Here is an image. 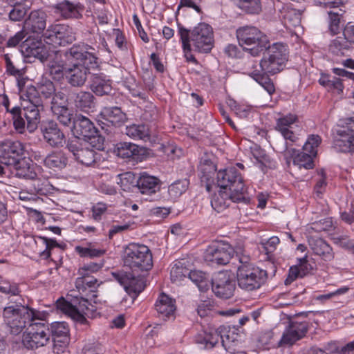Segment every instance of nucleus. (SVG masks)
I'll return each instance as SVG.
<instances>
[{"label": "nucleus", "instance_id": "obj_52", "mask_svg": "<svg viewBox=\"0 0 354 354\" xmlns=\"http://www.w3.org/2000/svg\"><path fill=\"white\" fill-rule=\"evenodd\" d=\"M322 142V138L318 135H310L308 137L307 140L303 146L304 151L311 153L316 156L317 153V149Z\"/></svg>", "mask_w": 354, "mask_h": 354}, {"label": "nucleus", "instance_id": "obj_58", "mask_svg": "<svg viewBox=\"0 0 354 354\" xmlns=\"http://www.w3.org/2000/svg\"><path fill=\"white\" fill-rule=\"evenodd\" d=\"M270 74H266V73H261L257 76L254 80L258 82L270 95H272L275 89L272 82L268 77Z\"/></svg>", "mask_w": 354, "mask_h": 354}, {"label": "nucleus", "instance_id": "obj_31", "mask_svg": "<svg viewBox=\"0 0 354 354\" xmlns=\"http://www.w3.org/2000/svg\"><path fill=\"white\" fill-rule=\"evenodd\" d=\"M25 26L33 32H43L46 26V15L41 10L32 11L25 21Z\"/></svg>", "mask_w": 354, "mask_h": 354}, {"label": "nucleus", "instance_id": "obj_62", "mask_svg": "<svg viewBox=\"0 0 354 354\" xmlns=\"http://www.w3.org/2000/svg\"><path fill=\"white\" fill-rule=\"evenodd\" d=\"M51 97V109L56 106H64L67 105V97L62 91L55 92V94Z\"/></svg>", "mask_w": 354, "mask_h": 354}, {"label": "nucleus", "instance_id": "obj_63", "mask_svg": "<svg viewBox=\"0 0 354 354\" xmlns=\"http://www.w3.org/2000/svg\"><path fill=\"white\" fill-rule=\"evenodd\" d=\"M349 290V288L347 287V286H342L338 289H337L335 291H333V292H328V293H326V294H323V295H317L316 297V299L318 300V301H326V300H328L335 296H338V295H344V294H346Z\"/></svg>", "mask_w": 354, "mask_h": 354}, {"label": "nucleus", "instance_id": "obj_12", "mask_svg": "<svg viewBox=\"0 0 354 354\" xmlns=\"http://www.w3.org/2000/svg\"><path fill=\"white\" fill-rule=\"evenodd\" d=\"M240 263L236 273L239 287L246 291L259 289L266 280V271L250 263Z\"/></svg>", "mask_w": 354, "mask_h": 354}, {"label": "nucleus", "instance_id": "obj_44", "mask_svg": "<svg viewBox=\"0 0 354 354\" xmlns=\"http://www.w3.org/2000/svg\"><path fill=\"white\" fill-rule=\"evenodd\" d=\"M189 273V270L185 266L184 263L176 261L172 266L170 271L171 280L174 283L179 284L187 278Z\"/></svg>", "mask_w": 354, "mask_h": 354}, {"label": "nucleus", "instance_id": "obj_23", "mask_svg": "<svg viewBox=\"0 0 354 354\" xmlns=\"http://www.w3.org/2000/svg\"><path fill=\"white\" fill-rule=\"evenodd\" d=\"M308 329L307 322H292L284 330L280 340L281 344L292 345L304 337Z\"/></svg>", "mask_w": 354, "mask_h": 354}, {"label": "nucleus", "instance_id": "obj_40", "mask_svg": "<svg viewBox=\"0 0 354 354\" xmlns=\"http://www.w3.org/2000/svg\"><path fill=\"white\" fill-rule=\"evenodd\" d=\"M105 120L113 125L123 122L126 119L125 114L118 106L106 107L102 111Z\"/></svg>", "mask_w": 354, "mask_h": 354}, {"label": "nucleus", "instance_id": "obj_16", "mask_svg": "<svg viewBox=\"0 0 354 354\" xmlns=\"http://www.w3.org/2000/svg\"><path fill=\"white\" fill-rule=\"evenodd\" d=\"M73 132L77 137L82 136L88 142L93 144L97 138L98 144L95 145L97 149L102 148L103 138L97 136L98 132L93 122L87 118L78 115L73 121Z\"/></svg>", "mask_w": 354, "mask_h": 354}, {"label": "nucleus", "instance_id": "obj_54", "mask_svg": "<svg viewBox=\"0 0 354 354\" xmlns=\"http://www.w3.org/2000/svg\"><path fill=\"white\" fill-rule=\"evenodd\" d=\"M0 292L4 294L10 295L9 297H21L18 285L15 283H10L8 281H0Z\"/></svg>", "mask_w": 354, "mask_h": 354}, {"label": "nucleus", "instance_id": "obj_14", "mask_svg": "<svg viewBox=\"0 0 354 354\" xmlns=\"http://www.w3.org/2000/svg\"><path fill=\"white\" fill-rule=\"evenodd\" d=\"M76 299L73 303L65 300L63 297L57 299L56 306L57 309L68 315L72 319L82 322L85 320V315H87L89 310L90 302L88 299L81 297L74 296Z\"/></svg>", "mask_w": 354, "mask_h": 354}, {"label": "nucleus", "instance_id": "obj_28", "mask_svg": "<svg viewBox=\"0 0 354 354\" xmlns=\"http://www.w3.org/2000/svg\"><path fill=\"white\" fill-rule=\"evenodd\" d=\"M155 308L162 318H169L174 316L176 309L175 300L162 293L155 304Z\"/></svg>", "mask_w": 354, "mask_h": 354}, {"label": "nucleus", "instance_id": "obj_26", "mask_svg": "<svg viewBox=\"0 0 354 354\" xmlns=\"http://www.w3.org/2000/svg\"><path fill=\"white\" fill-rule=\"evenodd\" d=\"M308 243L313 253L323 260L329 261L333 259L332 248L324 239L310 236L308 238Z\"/></svg>", "mask_w": 354, "mask_h": 354}, {"label": "nucleus", "instance_id": "obj_9", "mask_svg": "<svg viewBox=\"0 0 354 354\" xmlns=\"http://www.w3.org/2000/svg\"><path fill=\"white\" fill-rule=\"evenodd\" d=\"M261 58V66L266 74L274 75L282 71L288 60V46L280 42L268 44Z\"/></svg>", "mask_w": 354, "mask_h": 354}, {"label": "nucleus", "instance_id": "obj_6", "mask_svg": "<svg viewBox=\"0 0 354 354\" xmlns=\"http://www.w3.org/2000/svg\"><path fill=\"white\" fill-rule=\"evenodd\" d=\"M223 329L225 328L220 327L217 330L199 333L195 336L194 341L201 348L205 349H211L221 342L227 351L234 352L235 347L241 343V336L234 330H228L223 337L221 335Z\"/></svg>", "mask_w": 354, "mask_h": 354}, {"label": "nucleus", "instance_id": "obj_18", "mask_svg": "<svg viewBox=\"0 0 354 354\" xmlns=\"http://www.w3.org/2000/svg\"><path fill=\"white\" fill-rule=\"evenodd\" d=\"M277 151L280 153L287 162L293 160V162L299 168L310 169L313 167V158L315 156L308 152H299L292 146L284 145L281 147H277Z\"/></svg>", "mask_w": 354, "mask_h": 354}, {"label": "nucleus", "instance_id": "obj_41", "mask_svg": "<svg viewBox=\"0 0 354 354\" xmlns=\"http://www.w3.org/2000/svg\"><path fill=\"white\" fill-rule=\"evenodd\" d=\"M187 279L194 283L200 291H206L210 285L207 274L199 270H189Z\"/></svg>", "mask_w": 354, "mask_h": 354}, {"label": "nucleus", "instance_id": "obj_50", "mask_svg": "<svg viewBox=\"0 0 354 354\" xmlns=\"http://www.w3.org/2000/svg\"><path fill=\"white\" fill-rule=\"evenodd\" d=\"M188 181L187 180H177L170 185L168 187V194L172 200H175L180 196L188 187Z\"/></svg>", "mask_w": 354, "mask_h": 354}, {"label": "nucleus", "instance_id": "obj_51", "mask_svg": "<svg viewBox=\"0 0 354 354\" xmlns=\"http://www.w3.org/2000/svg\"><path fill=\"white\" fill-rule=\"evenodd\" d=\"M50 335L54 337L66 338L69 333L68 325L64 322H55L49 324Z\"/></svg>", "mask_w": 354, "mask_h": 354}, {"label": "nucleus", "instance_id": "obj_29", "mask_svg": "<svg viewBox=\"0 0 354 354\" xmlns=\"http://www.w3.org/2000/svg\"><path fill=\"white\" fill-rule=\"evenodd\" d=\"M57 13H59L65 19L79 18L81 17L80 12L84 7L80 3H73L68 0H64L57 3L55 6Z\"/></svg>", "mask_w": 354, "mask_h": 354}, {"label": "nucleus", "instance_id": "obj_22", "mask_svg": "<svg viewBox=\"0 0 354 354\" xmlns=\"http://www.w3.org/2000/svg\"><path fill=\"white\" fill-rule=\"evenodd\" d=\"M24 151L25 145L22 142L8 140L0 145V158L4 164L11 166L19 160L17 159L24 154Z\"/></svg>", "mask_w": 354, "mask_h": 354}, {"label": "nucleus", "instance_id": "obj_4", "mask_svg": "<svg viewBox=\"0 0 354 354\" xmlns=\"http://www.w3.org/2000/svg\"><path fill=\"white\" fill-rule=\"evenodd\" d=\"M217 183L220 189L231 192L232 198L236 203L248 204L250 196L245 187L243 178L235 167H229L217 173Z\"/></svg>", "mask_w": 354, "mask_h": 354}, {"label": "nucleus", "instance_id": "obj_61", "mask_svg": "<svg viewBox=\"0 0 354 354\" xmlns=\"http://www.w3.org/2000/svg\"><path fill=\"white\" fill-rule=\"evenodd\" d=\"M214 308V301L210 299H207L200 303L197 308V312L200 317H204L210 315Z\"/></svg>", "mask_w": 354, "mask_h": 354}, {"label": "nucleus", "instance_id": "obj_43", "mask_svg": "<svg viewBox=\"0 0 354 354\" xmlns=\"http://www.w3.org/2000/svg\"><path fill=\"white\" fill-rule=\"evenodd\" d=\"M351 48L344 37H337L330 42L328 50L335 55L342 56L350 50Z\"/></svg>", "mask_w": 354, "mask_h": 354}, {"label": "nucleus", "instance_id": "obj_59", "mask_svg": "<svg viewBox=\"0 0 354 354\" xmlns=\"http://www.w3.org/2000/svg\"><path fill=\"white\" fill-rule=\"evenodd\" d=\"M105 351L104 346L96 341L86 343L83 348L84 354H104Z\"/></svg>", "mask_w": 354, "mask_h": 354}, {"label": "nucleus", "instance_id": "obj_5", "mask_svg": "<svg viewBox=\"0 0 354 354\" xmlns=\"http://www.w3.org/2000/svg\"><path fill=\"white\" fill-rule=\"evenodd\" d=\"M44 314L41 318H33L23 335L22 343L29 349H37L46 346L50 340V326L47 320L49 315L46 310H40Z\"/></svg>", "mask_w": 354, "mask_h": 354}, {"label": "nucleus", "instance_id": "obj_27", "mask_svg": "<svg viewBox=\"0 0 354 354\" xmlns=\"http://www.w3.org/2000/svg\"><path fill=\"white\" fill-rule=\"evenodd\" d=\"M136 186L142 194H151L160 189V180L156 176L143 172L138 178Z\"/></svg>", "mask_w": 354, "mask_h": 354}, {"label": "nucleus", "instance_id": "obj_3", "mask_svg": "<svg viewBox=\"0 0 354 354\" xmlns=\"http://www.w3.org/2000/svg\"><path fill=\"white\" fill-rule=\"evenodd\" d=\"M43 315L26 303L22 297H8L2 310L3 323L13 335L21 333L33 318H41Z\"/></svg>", "mask_w": 354, "mask_h": 354}, {"label": "nucleus", "instance_id": "obj_47", "mask_svg": "<svg viewBox=\"0 0 354 354\" xmlns=\"http://www.w3.org/2000/svg\"><path fill=\"white\" fill-rule=\"evenodd\" d=\"M75 251L82 257H100L104 255L106 252L104 249H97L91 243L87 244V246H76Z\"/></svg>", "mask_w": 354, "mask_h": 354}, {"label": "nucleus", "instance_id": "obj_19", "mask_svg": "<svg viewBox=\"0 0 354 354\" xmlns=\"http://www.w3.org/2000/svg\"><path fill=\"white\" fill-rule=\"evenodd\" d=\"M90 145L91 144L89 142H85L83 145L78 138H75L70 141L67 147L79 162L91 166L95 162L97 154L93 149H90Z\"/></svg>", "mask_w": 354, "mask_h": 354}, {"label": "nucleus", "instance_id": "obj_33", "mask_svg": "<svg viewBox=\"0 0 354 354\" xmlns=\"http://www.w3.org/2000/svg\"><path fill=\"white\" fill-rule=\"evenodd\" d=\"M34 241L37 245V253L43 259H48L50 257L51 250L58 246V243L55 239L45 236H35Z\"/></svg>", "mask_w": 354, "mask_h": 354}, {"label": "nucleus", "instance_id": "obj_36", "mask_svg": "<svg viewBox=\"0 0 354 354\" xmlns=\"http://www.w3.org/2000/svg\"><path fill=\"white\" fill-rule=\"evenodd\" d=\"M12 165L15 169V175L18 178L33 180L37 177L34 165L25 159L19 160Z\"/></svg>", "mask_w": 354, "mask_h": 354}, {"label": "nucleus", "instance_id": "obj_39", "mask_svg": "<svg viewBox=\"0 0 354 354\" xmlns=\"http://www.w3.org/2000/svg\"><path fill=\"white\" fill-rule=\"evenodd\" d=\"M75 106L82 111H89L95 106L94 96L88 91H80L74 98Z\"/></svg>", "mask_w": 354, "mask_h": 354}, {"label": "nucleus", "instance_id": "obj_53", "mask_svg": "<svg viewBox=\"0 0 354 354\" xmlns=\"http://www.w3.org/2000/svg\"><path fill=\"white\" fill-rule=\"evenodd\" d=\"M261 66H263L261 64V59L260 62L249 59L245 65L246 73L254 80L257 76L264 73Z\"/></svg>", "mask_w": 354, "mask_h": 354}, {"label": "nucleus", "instance_id": "obj_17", "mask_svg": "<svg viewBox=\"0 0 354 354\" xmlns=\"http://www.w3.org/2000/svg\"><path fill=\"white\" fill-rule=\"evenodd\" d=\"M297 120V117L290 113L277 119L274 129L285 140L284 145L292 146L298 140Z\"/></svg>", "mask_w": 354, "mask_h": 354}, {"label": "nucleus", "instance_id": "obj_32", "mask_svg": "<svg viewBox=\"0 0 354 354\" xmlns=\"http://www.w3.org/2000/svg\"><path fill=\"white\" fill-rule=\"evenodd\" d=\"M91 91L97 95H109L112 91L110 80L103 74H93L91 84Z\"/></svg>", "mask_w": 354, "mask_h": 354}, {"label": "nucleus", "instance_id": "obj_30", "mask_svg": "<svg viewBox=\"0 0 354 354\" xmlns=\"http://www.w3.org/2000/svg\"><path fill=\"white\" fill-rule=\"evenodd\" d=\"M283 25L288 29L300 26L301 13L299 10L288 6H284L280 10V16Z\"/></svg>", "mask_w": 354, "mask_h": 354}, {"label": "nucleus", "instance_id": "obj_15", "mask_svg": "<svg viewBox=\"0 0 354 354\" xmlns=\"http://www.w3.org/2000/svg\"><path fill=\"white\" fill-rule=\"evenodd\" d=\"M234 250L230 244L223 241L215 242L205 250L204 259L212 265H225L234 257Z\"/></svg>", "mask_w": 354, "mask_h": 354}, {"label": "nucleus", "instance_id": "obj_13", "mask_svg": "<svg viewBox=\"0 0 354 354\" xmlns=\"http://www.w3.org/2000/svg\"><path fill=\"white\" fill-rule=\"evenodd\" d=\"M46 46H66L72 44L75 39V32L73 28L66 24H55L48 26L43 35Z\"/></svg>", "mask_w": 354, "mask_h": 354}, {"label": "nucleus", "instance_id": "obj_10", "mask_svg": "<svg viewBox=\"0 0 354 354\" xmlns=\"http://www.w3.org/2000/svg\"><path fill=\"white\" fill-rule=\"evenodd\" d=\"M124 266L134 270H148L152 267V254L145 245L129 243L122 256Z\"/></svg>", "mask_w": 354, "mask_h": 354}, {"label": "nucleus", "instance_id": "obj_49", "mask_svg": "<svg viewBox=\"0 0 354 354\" xmlns=\"http://www.w3.org/2000/svg\"><path fill=\"white\" fill-rule=\"evenodd\" d=\"M57 120L64 126H68L72 123L73 113L66 106H55L51 109Z\"/></svg>", "mask_w": 354, "mask_h": 354}, {"label": "nucleus", "instance_id": "obj_24", "mask_svg": "<svg viewBox=\"0 0 354 354\" xmlns=\"http://www.w3.org/2000/svg\"><path fill=\"white\" fill-rule=\"evenodd\" d=\"M333 147L340 152H354V130L345 127L337 129Z\"/></svg>", "mask_w": 354, "mask_h": 354}, {"label": "nucleus", "instance_id": "obj_8", "mask_svg": "<svg viewBox=\"0 0 354 354\" xmlns=\"http://www.w3.org/2000/svg\"><path fill=\"white\" fill-rule=\"evenodd\" d=\"M25 53L28 57H34L39 59L47 67L64 64L62 52L51 46H46L41 40L28 39L23 44Z\"/></svg>", "mask_w": 354, "mask_h": 354}, {"label": "nucleus", "instance_id": "obj_45", "mask_svg": "<svg viewBox=\"0 0 354 354\" xmlns=\"http://www.w3.org/2000/svg\"><path fill=\"white\" fill-rule=\"evenodd\" d=\"M234 3L248 14H259L261 11V0H232Z\"/></svg>", "mask_w": 354, "mask_h": 354}, {"label": "nucleus", "instance_id": "obj_56", "mask_svg": "<svg viewBox=\"0 0 354 354\" xmlns=\"http://www.w3.org/2000/svg\"><path fill=\"white\" fill-rule=\"evenodd\" d=\"M187 33L186 32L183 30V31H180V41L182 42V46L183 53L185 55V57L187 62L196 64L197 60L194 57V56L192 54V45L190 43L187 42Z\"/></svg>", "mask_w": 354, "mask_h": 354}, {"label": "nucleus", "instance_id": "obj_42", "mask_svg": "<svg viewBox=\"0 0 354 354\" xmlns=\"http://www.w3.org/2000/svg\"><path fill=\"white\" fill-rule=\"evenodd\" d=\"M13 120V124L15 130L19 133H23L26 128H28V121L24 116V112L22 113L20 107L15 106L10 111ZM29 131V129H28Z\"/></svg>", "mask_w": 354, "mask_h": 354}, {"label": "nucleus", "instance_id": "obj_57", "mask_svg": "<svg viewBox=\"0 0 354 354\" xmlns=\"http://www.w3.org/2000/svg\"><path fill=\"white\" fill-rule=\"evenodd\" d=\"M32 190L36 195H46L51 190V185L46 180L34 179Z\"/></svg>", "mask_w": 354, "mask_h": 354}, {"label": "nucleus", "instance_id": "obj_64", "mask_svg": "<svg viewBox=\"0 0 354 354\" xmlns=\"http://www.w3.org/2000/svg\"><path fill=\"white\" fill-rule=\"evenodd\" d=\"M303 277L308 274L312 270V266L308 263L307 256L298 259L297 263L295 265Z\"/></svg>", "mask_w": 354, "mask_h": 354}, {"label": "nucleus", "instance_id": "obj_60", "mask_svg": "<svg viewBox=\"0 0 354 354\" xmlns=\"http://www.w3.org/2000/svg\"><path fill=\"white\" fill-rule=\"evenodd\" d=\"M27 10V7L24 5L16 4L10 11L9 17L12 21H20L26 15Z\"/></svg>", "mask_w": 354, "mask_h": 354}, {"label": "nucleus", "instance_id": "obj_21", "mask_svg": "<svg viewBox=\"0 0 354 354\" xmlns=\"http://www.w3.org/2000/svg\"><path fill=\"white\" fill-rule=\"evenodd\" d=\"M212 289L218 297L228 299L234 294L235 283L227 272H220L212 281Z\"/></svg>", "mask_w": 354, "mask_h": 354}, {"label": "nucleus", "instance_id": "obj_37", "mask_svg": "<svg viewBox=\"0 0 354 354\" xmlns=\"http://www.w3.org/2000/svg\"><path fill=\"white\" fill-rule=\"evenodd\" d=\"M67 162V157L62 151H53L44 160V165L50 169H62L66 166Z\"/></svg>", "mask_w": 354, "mask_h": 354}, {"label": "nucleus", "instance_id": "obj_48", "mask_svg": "<svg viewBox=\"0 0 354 354\" xmlns=\"http://www.w3.org/2000/svg\"><path fill=\"white\" fill-rule=\"evenodd\" d=\"M97 280L93 276L83 273L82 277L77 278L75 288L80 294H83L88 288L95 287Z\"/></svg>", "mask_w": 354, "mask_h": 354}, {"label": "nucleus", "instance_id": "obj_7", "mask_svg": "<svg viewBox=\"0 0 354 354\" xmlns=\"http://www.w3.org/2000/svg\"><path fill=\"white\" fill-rule=\"evenodd\" d=\"M236 37L239 45L253 57L259 56L270 44L267 35L254 26H246L238 28Z\"/></svg>", "mask_w": 354, "mask_h": 354}, {"label": "nucleus", "instance_id": "obj_46", "mask_svg": "<svg viewBox=\"0 0 354 354\" xmlns=\"http://www.w3.org/2000/svg\"><path fill=\"white\" fill-rule=\"evenodd\" d=\"M279 243V238L276 236H273L268 239H262L260 242L261 248H259V250L265 252L268 256V259H271Z\"/></svg>", "mask_w": 354, "mask_h": 354}, {"label": "nucleus", "instance_id": "obj_1", "mask_svg": "<svg viewBox=\"0 0 354 354\" xmlns=\"http://www.w3.org/2000/svg\"><path fill=\"white\" fill-rule=\"evenodd\" d=\"M20 91L21 106L24 110V116L28 121L29 132H33L40 121V111L43 109L41 97L50 98L55 94L53 82L48 79H41L37 86L30 85L21 88L22 80H17Z\"/></svg>", "mask_w": 354, "mask_h": 354}, {"label": "nucleus", "instance_id": "obj_25", "mask_svg": "<svg viewBox=\"0 0 354 354\" xmlns=\"http://www.w3.org/2000/svg\"><path fill=\"white\" fill-rule=\"evenodd\" d=\"M42 133L45 141L53 147H62L65 143L64 134L55 122L50 121L45 124Z\"/></svg>", "mask_w": 354, "mask_h": 354}, {"label": "nucleus", "instance_id": "obj_2", "mask_svg": "<svg viewBox=\"0 0 354 354\" xmlns=\"http://www.w3.org/2000/svg\"><path fill=\"white\" fill-rule=\"evenodd\" d=\"M95 49L91 46L82 44L73 45L64 54L67 59L76 61L66 68V77L68 82L73 86H82L91 68L97 66Z\"/></svg>", "mask_w": 354, "mask_h": 354}, {"label": "nucleus", "instance_id": "obj_11", "mask_svg": "<svg viewBox=\"0 0 354 354\" xmlns=\"http://www.w3.org/2000/svg\"><path fill=\"white\" fill-rule=\"evenodd\" d=\"M183 30L186 32L187 41L194 50L205 53L211 50L214 45V37L212 28L209 24L200 23L192 30L179 27L178 32L180 36Z\"/></svg>", "mask_w": 354, "mask_h": 354}, {"label": "nucleus", "instance_id": "obj_35", "mask_svg": "<svg viewBox=\"0 0 354 354\" xmlns=\"http://www.w3.org/2000/svg\"><path fill=\"white\" fill-rule=\"evenodd\" d=\"M231 202L236 203L231 197V192L220 189L211 198V205L217 212L225 209Z\"/></svg>", "mask_w": 354, "mask_h": 354}, {"label": "nucleus", "instance_id": "obj_34", "mask_svg": "<svg viewBox=\"0 0 354 354\" xmlns=\"http://www.w3.org/2000/svg\"><path fill=\"white\" fill-rule=\"evenodd\" d=\"M125 134L136 140L148 141L151 137V131L148 125L142 123L132 124L127 126Z\"/></svg>", "mask_w": 354, "mask_h": 354}, {"label": "nucleus", "instance_id": "obj_20", "mask_svg": "<svg viewBox=\"0 0 354 354\" xmlns=\"http://www.w3.org/2000/svg\"><path fill=\"white\" fill-rule=\"evenodd\" d=\"M113 279L117 281L131 297H136L145 288L143 280L134 277L130 272H112Z\"/></svg>", "mask_w": 354, "mask_h": 354}, {"label": "nucleus", "instance_id": "obj_55", "mask_svg": "<svg viewBox=\"0 0 354 354\" xmlns=\"http://www.w3.org/2000/svg\"><path fill=\"white\" fill-rule=\"evenodd\" d=\"M342 14L338 12L329 11L328 29L332 35H337L341 30L340 16Z\"/></svg>", "mask_w": 354, "mask_h": 354}, {"label": "nucleus", "instance_id": "obj_38", "mask_svg": "<svg viewBox=\"0 0 354 354\" xmlns=\"http://www.w3.org/2000/svg\"><path fill=\"white\" fill-rule=\"evenodd\" d=\"M139 147L131 142H120L116 145L115 153L118 157L136 160L139 156Z\"/></svg>", "mask_w": 354, "mask_h": 354}]
</instances>
